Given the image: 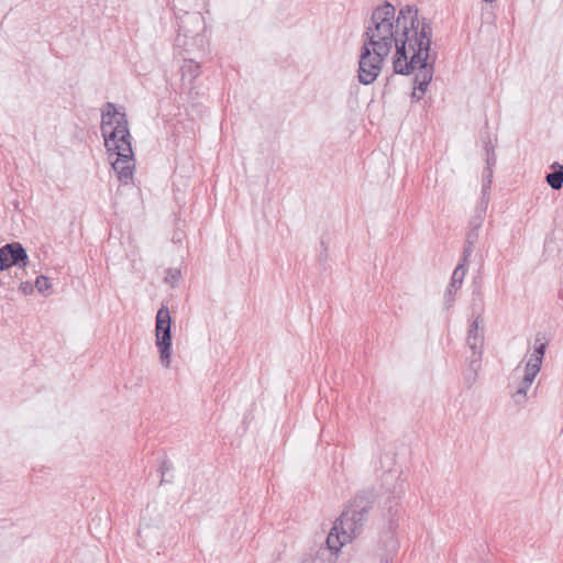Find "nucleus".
<instances>
[{
  "label": "nucleus",
  "instance_id": "obj_1",
  "mask_svg": "<svg viewBox=\"0 0 563 563\" xmlns=\"http://www.w3.org/2000/svg\"><path fill=\"white\" fill-rule=\"evenodd\" d=\"M401 19L400 35L404 38L395 52L393 67L399 75H410L418 70L412 96L419 100L424 95L434 73V58L430 60L432 25L429 19H419L416 5L406 4Z\"/></svg>",
  "mask_w": 563,
  "mask_h": 563
},
{
  "label": "nucleus",
  "instance_id": "obj_2",
  "mask_svg": "<svg viewBox=\"0 0 563 563\" xmlns=\"http://www.w3.org/2000/svg\"><path fill=\"white\" fill-rule=\"evenodd\" d=\"M401 13L405 5L396 14V8L388 1L376 7L365 25L363 44L358 59L357 78L363 85L373 84L379 76L384 60L393 48L397 49L402 41Z\"/></svg>",
  "mask_w": 563,
  "mask_h": 563
},
{
  "label": "nucleus",
  "instance_id": "obj_3",
  "mask_svg": "<svg viewBox=\"0 0 563 563\" xmlns=\"http://www.w3.org/2000/svg\"><path fill=\"white\" fill-rule=\"evenodd\" d=\"M101 133L113 170L118 176H132L134 157L126 115L118 112L112 102H107L102 111Z\"/></svg>",
  "mask_w": 563,
  "mask_h": 563
},
{
  "label": "nucleus",
  "instance_id": "obj_4",
  "mask_svg": "<svg viewBox=\"0 0 563 563\" xmlns=\"http://www.w3.org/2000/svg\"><path fill=\"white\" fill-rule=\"evenodd\" d=\"M373 499L372 492H361L350 501L335 520L327 538V545L332 552H339L345 543L361 532L372 508Z\"/></svg>",
  "mask_w": 563,
  "mask_h": 563
},
{
  "label": "nucleus",
  "instance_id": "obj_5",
  "mask_svg": "<svg viewBox=\"0 0 563 563\" xmlns=\"http://www.w3.org/2000/svg\"><path fill=\"white\" fill-rule=\"evenodd\" d=\"M170 314L166 307L158 309L156 313V346L159 351V360L164 367L170 365V346H172V334H170Z\"/></svg>",
  "mask_w": 563,
  "mask_h": 563
},
{
  "label": "nucleus",
  "instance_id": "obj_6",
  "mask_svg": "<svg viewBox=\"0 0 563 563\" xmlns=\"http://www.w3.org/2000/svg\"><path fill=\"white\" fill-rule=\"evenodd\" d=\"M490 188H492V179L487 178L482 184V198L476 207L475 216L471 220V225L473 227V230L467 233L466 240H465V245L474 246L475 242L477 241L478 234H477L476 230L482 225L483 220L486 216V211H487V207H488V202H489Z\"/></svg>",
  "mask_w": 563,
  "mask_h": 563
},
{
  "label": "nucleus",
  "instance_id": "obj_7",
  "mask_svg": "<svg viewBox=\"0 0 563 563\" xmlns=\"http://www.w3.org/2000/svg\"><path fill=\"white\" fill-rule=\"evenodd\" d=\"M29 264V256L22 244L8 243L0 249V269L7 271L11 266L25 267Z\"/></svg>",
  "mask_w": 563,
  "mask_h": 563
},
{
  "label": "nucleus",
  "instance_id": "obj_8",
  "mask_svg": "<svg viewBox=\"0 0 563 563\" xmlns=\"http://www.w3.org/2000/svg\"><path fill=\"white\" fill-rule=\"evenodd\" d=\"M482 320L477 317L470 325L468 335H467V344L474 354H482V349L484 345V336L483 333L479 332V324Z\"/></svg>",
  "mask_w": 563,
  "mask_h": 563
},
{
  "label": "nucleus",
  "instance_id": "obj_9",
  "mask_svg": "<svg viewBox=\"0 0 563 563\" xmlns=\"http://www.w3.org/2000/svg\"><path fill=\"white\" fill-rule=\"evenodd\" d=\"M465 274H466V268H465L464 264H459L452 274L451 283L446 290L448 297H449L448 302L453 301L452 292H453V290H457L461 287L463 279L465 277Z\"/></svg>",
  "mask_w": 563,
  "mask_h": 563
},
{
  "label": "nucleus",
  "instance_id": "obj_10",
  "mask_svg": "<svg viewBox=\"0 0 563 563\" xmlns=\"http://www.w3.org/2000/svg\"><path fill=\"white\" fill-rule=\"evenodd\" d=\"M180 71L183 78L188 77L190 80H194L197 77H199L201 67L199 63L192 59H185L184 64L180 67Z\"/></svg>",
  "mask_w": 563,
  "mask_h": 563
},
{
  "label": "nucleus",
  "instance_id": "obj_11",
  "mask_svg": "<svg viewBox=\"0 0 563 563\" xmlns=\"http://www.w3.org/2000/svg\"><path fill=\"white\" fill-rule=\"evenodd\" d=\"M534 378H536V376H531L527 372L525 373V376H523L521 383L519 384L517 391L514 395L517 402H521L522 400H525V398L527 396V390L530 388Z\"/></svg>",
  "mask_w": 563,
  "mask_h": 563
},
{
  "label": "nucleus",
  "instance_id": "obj_12",
  "mask_svg": "<svg viewBox=\"0 0 563 563\" xmlns=\"http://www.w3.org/2000/svg\"><path fill=\"white\" fill-rule=\"evenodd\" d=\"M485 152H486V168L484 169V174L487 173L488 176H492L493 174V166L496 164V155L494 145L492 144L490 140H488L485 144Z\"/></svg>",
  "mask_w": 563,
  "mask_h": 563
},
{
  "label": "nucleus",
  "instance_id": "obj_13",
  "mask_svg": "<svg viewBox=\"0 0 563 563\" xmlns=\"http://www.w3.org/2000/svg\"><path fill=\"white\" fill-rule=\"evenodd\" d=\"M542 360L543 358L532 354L529 361L527 362L526 372L529 373L531 376H537V374L540 372Z\"/></svg>",
  "mask_w": 563,
  "mask_h": 563
},
{
  "label": "nucleus",
  "instance_id": "obj_14",
  "mask_svg": "<svg viewBox=\"0 0 563 563\" xmlns=\"http://www.w3.org/2000/svg\"><path fill=\"white\" fill-rule=\"evenodd\" d=\"M34 287L37 289L38 292L44 294L52 287V285L49 283V279L46 276L42 275L36 278Z\"/></svg>",
  "mask_w": 563,
  "mask_h": 563
},
{
  "label": "nucleus",
  "instance_id": "obj_15",
  "mask_svg": "<svg viewBox=\"0 0 563 563\" xmlns=\"http://www.w3.org/2000/svg\"><path fill=\"white\" fill-rule=\"evenodd\" d=\"M180 277V271L175 268H169L166 271L165 282L169 284L172 287H175Z\"/></svg>",
  "mask_w": 563,
  "mask_h": 563
},
{
  "label": "nucleus",
  "instance_id": "obj_16",
  "mask_svg": "<svg viewBox=\"0 0 563 563\" xmlns=\"http://www.w3.org/2000/svg\"><path fill=\"white\" fill-rule=\"evenodd\" d=\"M473 249L474 246H471V245H465L464 246V250H463V255H462V261L460 264H464V266L466 267L467 263H468V260L473 253Z\"/></svg>",
  "mask_w": 563,
  "mask_h": 563
},
{
  "label": "nucleus",
  "instance_id": "obj_17",
  "mask_svg": "<svg viewBox=\"0 0 563 563\" xmlns=\"http://www.w3.org/2000/svg\"><path fill=\"white\" fill-rule=\"evenodd\" d=\"M538 342H539V339H537V340H536V344H537V345H536V347H534V353H533V355H537V356H539V357L543 358L544 353H545L547 344H545V343H543V342H541L540 344H538Z\"/></svg>",
  "mask_w": 563,
  "mask_h": 563
},
{
  "label": "nucleus",
  "instance_id": "obj_18",
  "mask_svg": "<svg viewBox=\"0 0 563 563\" xmlns=\"http://www.w3.org/2000/svg\"><path fill=\"white\" fill-rule=\"evenodd\" d=\"M551 168L552 172L548 173L545 176H563V166L561 164L553 163Z\"/></svg>",
  "mask_w": 563,
  "mask_h": 563
},
{
  "label": "nucleus",
  "instance_id": "obj_19",
  "mask_svg": "<svg viewBox=\"0 0 563 563\" xmlns=\"http://www.w3.org/2000/svg\"><path fill=\"white\" fill-rule=\"evenodd\" d=\"M548 184L555 190L561 189L563 186V178H545Z\"/></svg>",
  "mask_w": 563,
  "mask_h": 563
},
{
  "label": "nucleus",
  "instance_id": "obj_20",
  "mask_svg": "<svg viewBox=\"0 0 563 563\" xmlns=\"http://www.w3.org/2000/svg\"><path fill=\"white\" fill-rule=\"evenodd\" d=\"M19 289L23 294L27 295V294H31L33 291V285L31 283H29V282H23V283L20 284Z\"/></svg>",
  "mask_w": 563,
  "mask_h": 563
}]
</instances>
